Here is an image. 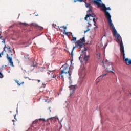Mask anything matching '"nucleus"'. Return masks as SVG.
Instances as JSON below:
<instances>
[{
  "label": "nucleus",
  "instance_id": "1",
  "mask_svg": "<svg viewBox=\"0 0 131 131\" xmlns=\"http://www.w3.org/2000/svg\"><path fill=\"white\" fill-rule=\"evenodd\" d=\"M94 5L97 6L98 8H102V11H103L104 13H105V16L108 21L109 26L111 28H112L113 30V34L114 36L115 37L119 35V34L117 33V31H116V29H115L113 23H112V20H111V15H110V13L107 11L108 10L111 11V8H110V7L107 8L106 5H105V4L103 3V1H102V0H99V1L96 2V3H95Z\"/></svg>",
  "mask_w": 131,
  "mask_h": 131
},
{
  "label": "nucleus",
  "instance_id": "2",
  "mask_svg": "<svg viewBox=\"0 0 131 131\" xmlns=\"http://www.w3.org/2000/svg\"><path fill=\"white\" fill-rule=\"evenodd\" d=\"M61 75L62 79H64V77L68 76L69 79H71V73H70V67L68 64H64L60 68Z\"/></svg>",
  "mask_w": 131,
  "mask_h": 131
},
{
  "label": "nucleus",
  "instance_id": "3",
  "mask_svg": "<svg viewBox=\"0 0 131 131\" xmlns=\"http://www.w3.org/2000/svg\"><path fill=\"white\" fill-rule=\"evenodd\" d=\"M84 42H85V37L84 36L82 38H80L75 42V45L76 46L73 48V51L74 49H76V48H78V47L80 49H81V48H82V46L84 45Z\"/></svg>",
  "mask_w": 131,
  "mask_h": 131
},
{
  "label": "nucleus",
  "instance_id": "4",
  "mask_svg": "<svg viewBox=\"0 0 131 131\" xmlns=\"http://www.w3.org/2000/svg\"><path fill=\"white\" fill-rule=\"evenodd\" d=\"M103 64L105 68H106L107 72H113V71L114 70L113 69V67H112V62H110L108 61H106L104 62L103 61Z\"/></svg>",
  "mask_w": 131,
  "mask_h": 131
},
{
  "label": "nucleus",
  "instance_id": "5",
  "mask_svg": "<svg viewBox=\"0 0 131 131\" xmlns=\"http://www.w3.org/2000/svg\"><path fill=\"white\" fill-rule=\"evenodd\" d=\"M86 51H88V48L84 47V50L82 51V54L81 55V56L84 55L83 60L85 62H88V61H89V56H86Z\"/></svg>",
  "mask_w": 131,
  "mask_h": 131
},
{
  "label": "nucleus",
  "instance_id": "6",
  "mask_svg": "<svg viewBox=\"0 0 131 131\" xmlns=\"http://www.w3.org/2000/svg\"><path fill=\"white\" fill-rule=\"evenodd\" d=\"M4 50L5 52H8V54H11V55L13 56V53H13V52H12V48H11L10 46H6V45H5L4 47Z\"/></svg>",
  "mask_w": 131,
  "mask_h": 131
},
{
  "label": "nucleus",
  "instance_id": "7",
  "mask_svg": "<svg viewBox=\"0 0 131 131\" xmlns=\"http://www.w3.org/2000/svg\"><path fill=\"white\" fill-rule=\"evenodd\" d=\"M6 58L9 61V63H10V66H11L12 67H14V63L13 62V58H12V57H10V55H9V54H8L7 53Z\"/></svg>",
  "mask_w": 131,
  "mask_h": 131
},
{
  "label": "nucleus",
  "instance_id": "8",
  "mask_svg": "<svg viewBox=\"0 0 131 131\" xmlns=\"http://www.w3.org/2000/svg\"><path fill=\"white\" fill-rule=\"evenodd\" d=\"M85 6L86 8H89V10L87 11V13H92V5H91L90 3L85 2Z\"/></svg>",
  "mask_w": 131,
  "mask_h": 131
},
{
  "label": "nucleus",
  "instance_id": "9",
  "mask_svg": "<svg viewBox=\"0 0 131 131\" xmlns=\"http://www.w3.org/2000/svg\"><path fill=\"white\" fill-rule=\"evenodd\" d=\"M70 89L71 94L72 95L74 93V91L77 89V86L76 85H71L69 86Z\"/></svg>",
  "mask_w": 131,
  "mask_h": 131
},
{
  "label": "nucleus",
  "instance_id": "10",
  "mask_svg": "<svg viewBox=\"0 0 131 131\" xmlns=\"http://www.w3.org/2000/svg\"><path fill=\"white\" fill-rule=\"evenodd\" d=\"M62 77V75L61 74V72L60 74H58L57 75H56L54 74L53 75V78H55L56 80H60V78Z\"/></svg>",
  "mask_w": 131,
  "mask_h": 131
},
{
  "label": "nucleus",
  "instance_id": "11",
  "mask_svg": "<svg viewBox=\"0 0 131 131\" xmlns=\"http://www.w3.org/2000/svg\"><path fill=\"white\" fill-rule=\"evenodd\" d=\"M91 15H93V16H91L93 19H90V20H93V22H95V21H97V20H98V17L96 16V15L95 14L93 13V14H91Z\"/></svg>",
  "mask_w": 131,
  "mask_h": 131
},
{
  "label": "nucleus",
  "instance_id": "12",
  "mask_svg": "<svg viewBox=\"0 0 131 131\" xmlns=\"http://www.w3.org/2000/svg\"><path fill=\"white\" fill-rule=\"evenodd\" d=\"M91 16H92V17H94V15L91 14V13H90V12H89V13L88 14L86 15L85 17V20H88V18H89V19H91Z\"/></svg>",
  "mask_w": 131,
  "mask_h": 131
},
{
  "label": "nucleus",
  "instance_id": "13",
  "mask_svg": "<svg viewBox=\"0 0 131 131\" xmlns=\"http://www.w3.org/2000/svg\"><path fill=\"white\" fill-rule=\"evenodd\" d=\"M15 82L17 83L18 85H20L21 84H23L24 83V82H22L21 83H20V81L18 80H15Z\"/></svg>",
  "mask_w": 131,
  "mask_h": 131
},
{
  "label": "nucleus",
  "instance_id": "14",
  "mask_svg": "<svg viewBox=\"0 0 131 131\" xmlns=\"http://www.w3.org/2000/svg\"><path fill=\"white\" fill-rule=\"evenodd\" d=\"M106 75H107V73L103 74L102 75H101L100 76H99L98 77V78H101L102 77H104L106 76Z\"/></svg>",
  "mask_w": 131,
  "mask_h": 131
},
{
  "label": "nucleus",
  "instance_id": "15",
  "mask_svg": "<svg viewBox=\"0 0 131 131\" xmlns=\"http://www.w3.org/2000/svg\"><path fill=\"white\" fill-rule=\"evenodd\" d=\"M45 102H48V104H50V103H52V100H47V99H44Z\"/></svg>",
  "mask_w": 131,
  "mask_h": 131
},
{
  "label": "nucleus",
  "instance_id": "16",
  "mask_svg": "<svg viewBox=\"0 0 131 131\" xmlns=\"http://www.w3.org/2000/svg\"><path fill=\"white\" fill-rule=\"evenodd\" d=\"M32 26H34V27H38V25L35 23H32Z\"/></svg>",
  "mask_w": 131,
  "mask_h": 131
},
{
  "label": "nucleus",
  "instance_id": "17",
  "mask_svg": "<svg viewBox=\"0 0 131 131\" xmlns=\"http://www.w3.org/2000/svg\"><path fill=\"white\" fill-rule=\"evenodd\" d=\"M5 53H6V51L4 49V50L2 52V53H0V55H2V56H4L5 55Z\"/></svg>",
  "mask_w": 131,
  "mask_h": 131
},
{
  "label": "nucleus",
  "instance_id": "18",
  "mask_svg": "<svg viewBox=\"0 0 131 131\" xmlns=\"http://www.w3.org/2000/svg\"><path fill=\"white\" fill-rule=\"evenodd\" d=\"M62 28H63L64 31V32H66V29H67V28L66 27V26H63L62 27H61Z\"/></svg>",
  "mask_w": 131,
  "mask_h": 131
},
{
  "label": "nucleus",
  "instance_id": "19",
  "mask_svg": "<svg viewBox=\"0 0 131 131\" xmlns=\"http://www.w3.org/2000/svg\"><path fill=\"white\" fill-rule=\"evenodd\" d=\"M3 77H4V75H3L2 72L0 71V78H3Z\"/></svg>",
  "mask_w": 131,
  "mask_h": 131
},
{
  "label": "nucleus",
  "instance_id": "20",
  "mask_svg": "<svg viewBox=\"0 0 131 131\" xmlns=\"http://www.w3.org/2000/svg\"><path fill=\"white\" fill-rule=\"evenodd\" d=\"M37 122H38V120H35V121L33 122V124H35L37 123Z\"/></svg>",
  "mask_w": 131,
  "mask_h": 131
},
{
  "label": "nucleus",
  "instance_id": "21",
  "mask_svg": "<svg viewBox=\"0 0 131 131\" xmlns=\"http://www.w3.org/2000/svg\"><path fill=\"white\" fill-rule=\"evenodd\" d=\"M90 30H91V29L88 28L86 30L84 31V33H86V32H88V31H90Z\"/></svg>",
  "mask_w": 131,
  "mask_h": 131
},
{
  "label": "nucleus",
  "instance_id": "22",
  "mask_svg": "<svg viewBox=\"0 0 131 131\" xmlns=\"http://www.w3.org/2000/svg\"><path fill=\"white\" fill-rule=\"evenodd\" d=\"M76 37H73V39H72V41H76Z\"/></svg>",
  "mask_w": 131,
  "mask_h": 131
},
{
  "label": "nucleus",
  "instance_id": "23",
  "mask_svg": "<svg viewBox=\"0 0 131 131\" xmlns=\"http://www.w3.org/2000/svg\"><path fill=\"white\" fill-rule=\"evenodd\" d=\"M82 1H83V0H76V1L74 0V3H76V1L77 2H82Z\"/></svg>",
  "mask_w": 131,
  "mask_h": 131
},
{
  "label": "nucleus",
  "instance_id": "24",
  "mask_svg": "<svg viewBox=\"0 0 131 131\" xmlns=\"http://www.w3.org/2000/svg\"><path fill=\"white\" fill-rule=\"evenodd\" d=\"M2 42H3V43H4L5 45H6V40L3 39V40L2 41Z\"/></svg>",
  "mask_w": 131,
  "mask_h": 131
},
{
  "label": "nucleus",
  "instance_id": "25",
  "mask_svg": "<svg viewBox=\"0 0 131 131\" xmlns=\"http://www.w3.org/2000/svg\"><path fill=\"white\" fill-rule=\"evenodd\" d=\"M0 39L4 40V37L0 35Z\"/></svg>",
  "mask_w": 131,
  "mask_h": 131
},
{
  "label": "nucleus",
  "instance_id": "26",
  "mask_svg": "<svg viewBox=\"0 0 131 131\" xmlns=\"http://www.w3.org/2000/svg\"><path fill=\"white\" fill-rule=\"evenodd\" d=\"M93 22H94V26H96V20H94V21H93Z\"/></svg>",
  "mask_w": 131,
  "mask_h": 131
},
{
  "label": "nucleus",
  "instance_id": "27",
  "mask_svg": "<svg viewBox=\"0 0 131 131\" xmlns=\"http://www.w3.org/2000/svg\"><path fill=\"white\" fill-rule=\"evenodd\" d=\"M88 24L89 25V27H92V24H90L88 23Z\"/></svg>",
  "mask_w": 131,
  "mask_h": 131
},
{
  "label": "nucleus",
  "instance_id": "28",
  "mask_svg": "<svg viewBox=\"0 0 131 131\" xmlns=\"http://www.w3.org/2000/svg\"><path fill=\"white\" fill-rule=\"evenodd\" d=\"M49 110L50 112H52V111H51V107H49Z\"/></svg>",
  "mask_w": 131,
  "mask_h": 131
},
{
  "label": "nucleus",
  "instance_id": "29",
  "mask_svg": "<svg viewBox=\"0 0 131 131\" xmlns=\"http://www.w3.org/2000/svg\"><path fill=\"white\" fill-rule=\"evenodd\" d=\"M82 69H83V70H84V69H85V67H83Z\"/></svg>",
  "mask_w": 131,
  "mask_h": 131
},
{
  "label": "nucleus",
  "instance_id": "30",
  "mask_svg": "<svg viewBox=\"0 0 131 131\" xmlns=\"http://www.w3.org/2000/svg\"><path fill=\"white\" fill-rule=\"evenodd\" d=\"M40 29V30H42V29H43V28H41Z\"/></svg>",
  "mask_w": 131,
  "mask_h": 131
},
{
  "label": "nucleus",
  "instance_id": "31",
  "mask_svg": "<svg viewBox=\"0 0 131 131\" xmlns=\"http://www.w3.org/2000/svg\"><path fill=\"white\" fill-rule=\"evenodd\" d=\"M38 82H39L40 81V80H37Z\"/></svg>",
  "mask_w": 131,
  "mask_h": 131
},
{
  "label": "nucleus",
  "instance_id": "32",
  "mask_svg": "<svg viewBox=\"0 0 131 131\" xmlns=\"http://www.w3.org/2000/svg\"><path fill=\"white\" fill-rule=\"evenodd\" d=\"M35 16H38V14H35Z\"/></svg>",
  "mask_w": 131,
  "mask_h": 131
},
{
  "label": "nucleus",
  "instance_id": "33",
  "mask_svg": "<svg viewBox=\"0 0 131 131\" xmlns=\"http://www.w3.org/2000/svg\"><path fill=\"white\" fill-rule=\"evenodd\" d=\"M99 55V58H100V54H97V55Z\"/></svg>",
  "mask_w": 131,
  "mask_h": 131
},
{
  "label": "nucleus",
  "instance_id": "34",
  "mask_svg": "<svg viewBox=\"0 0 131 131\" xmlns=\"http://www.w3.org/2000/svg\"><path fill=\"white\" fill-rule=\"evenodd\" d=\"M2 56H3V55H0V58H2Z\"/></svg>",
  "mask_w": 131,
  "mask_h": 131
},
{
  "label": "nucleus",
  "instance_id": "35",
  "mask_svg": "<svg viewBox=\"0 0 131 131\" xmlns=\"http://www.w3.org/2000/svg\"><path fill=\"white\" fill-rule=\"evenodd\" d=\"M65 34H68V33H65Z\"/></svg>",
  "mask_w": 131,
  "mask_h": 131
},
{
  "label": "nucleus",
  "instance_id": "36",
  "mask_svg": "<svg viewBox=\"0 0 131 131\" xmlns=\"http://www.w3.org/2000/svg\"><path fill=\"white\" fill-rule=\"evenodd\" d=\"M79 60H80V56L79 57Z\"/></svg>",
  "mask_w": 131,
  "mask_h": 131
},
{
  "label": "nucleus",
  "instance_id": "37",
  "mask_svg": "<svg viewBox=\"0 0 131 131\" xmlns=\"http://www.w3.org/2000/svg\"><path fill=\"white\" fill-rule=\"evenodd\" d=\"M50 72H53V71H49Z\"/></svg>",
  "mask_w": 131,
  "mask_h": 131
},
{
  "label": "nucleus",
  "instance_id": "38",
  "mask_svg": "<svg viewBox=\"0 0 131 131\" xmlns=\"http://www.w3.org/2000/svg\"><path fill=\"white\" fill-rule=\"evenodd\" d=\"M46 130H49V129H48V128H47V129H46Z\"/></svg>",
  "mask_w": 131,
  "mask_h": 131
},
{
  "label": "nucleus",
  "instance_id": "39",
  "mask_svg": "<svg viewBox=\"0 0 131 131\" xmlns=\"http://www.w3.org/2000/svg\"><path fill=\"white\" fill-rule=\"evenodd\" d=\"M73 53V51L72 52V55H73V53Z\"/></svg>",
  "mask_w": 131,
  "mask_h": 131
},
{
  "label": "nucleus",
  "instance_id": "40",
  "mask_svg": "<svg viewBox=\"0 0 131 131\" xmlns=\"http://www.w3.org/2000/svg\"><path fill=\"white\" fill-rule=\"evenodd\" d=\"M12 121H13V122H14V121H15V120H12Z\"/></svg>",
  "mask_w": 131,
  "mask_h": 131
},
{
  "label": "nucleus",
  "instance_id": "41",
  "mask_svg": "<svg viewBox=\"0 0 131 131\" xmlns=\"http://www.w3.org/2000/svg\"><path fill=\"white\" fill-rule=\"evenodd\" d=\"M104 36H106V35H104Z\"/></svg>",
  "mask_w": 131,
  "mask_h": 131
},
{
  "label": "nucleus",
  "instance_id": "42",
  "mask_svg": "<svg viewBox=\"0 0 131 131\" xmlns=\"http://www.w3.org/2000/svg\"><path fill=\"white\" fill-rule=\"evenodd\" d=\"M4 67V66H2V68Z\"/></svg>",
  "mask_w": 131,
  "mask_h": 131
},
{
  "label": "nucleus",
  "instance_id": "43",
  "mask_svg": "<svg viewBox=\"0 0 131 131\" xmlns=\"http://www.w3.org/2000/svg\"><path fill=\"white\" fill-rule=\"evenodd\" d=\"M53 26H54V24H53Z\"/></svg>",
  "mask_w": 131,
  "mask_h": 131
}]
</instances>
